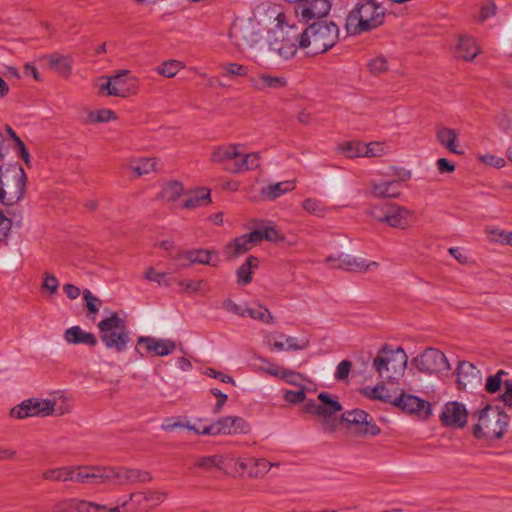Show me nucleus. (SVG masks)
<instances>
[{"instance_id":"nucleus-14","label":"nucleus","mask_w":512,"mask_h":512,"mask_svg":"<svg viewBox=\"0 0 512 512\" xmlns=\"http://www.w3.org/2000/svg\"><path fill=\"white\" fill-rule=\"evenodd\" d=\"M392 404L420 419H427L431 414L430 403L414 395L402 393L399 397L394 398Z\"/></svg>"},{"instance_id":"nucleus-59","label":"nucleus","mask_w":512,"mask_h":512,"mask_svg":"<svg viewBox=\"0 0 512 512\" xmlns=\"http://www.w3.org/2000/svg\"><path fill=\"white\" fill-rule=\"evenodd\" d=\"M477 159L489 166L495 167V168H502L505 166L506 161L502 157H498L496 155L492 154H484V155H478Z\"/></svg>"},{"instance_id":"nucleus-11","label":"nucleus","mask_w":512,"mask_h":512,"mask_svg":"<svg viewBox=\"0 0 512 512\" xmlns=\"http://www.w3.org/2000/svg\"><path fill=\"white\" fill-rule=\"evenodd\" d=\"M249 431V424L238 416L221 417L202 429V433L208 436L246 434Z\"/></svg>"},{"instance_id":"nucleus-57","label":"nucleus","mask_w":512,"mask_h":512,"mask_svg":"<svg viewBox=\"0 0 512 512\" xmlns=\"http://www.w3.org/2000/svg\"><path fill=\"white\" fill-rule=\"evenodd\" d=\"M149 506V510L155 506L161 504L167 497L166 492L163 491H147L144 492Z\"/></svg>"},{"instance_id":"nucleus-12","label":"nucleus","mask_w":512,"mask_h":512,"mask_svg":"<svg viewBox=\"0 0 512 512\" xmlns=\"http://www.w3.org/2000/svg\"><path fill=\"white\" fill-rule=\"evenodd\" d=\"M413 362L419 371L427 374L440 373L450 369L445 354L436 348H427Z\"/></svg>"},{"instance_id":"nucleus-37","label":"nucleus","mask_w":512,"mask_h":512,"mask_svg":"<svg viewBox=\"0 0 512 512\" xmlns=\"http://www.w3.org/2000/svg\"><path fill=\"white\" fill-rule=\"evenodd\" d=\"M229 35L239 49L251 48L256 41L252 32L247 35L241 27L236 25L232 27Z\"/></svg>"},{"instance_id":"nucleus-19","label":"nucleus","mask_w":512,"mask_h":512,"mask_svg":"<svg viewBox=\"0 0 512 512\" xmlns=\"http://www.w3.org/2000/svg\"><path fill=\"white\" fill-rule=\"evenodd\" d=\"M467 418V409L464 404L459 402H448L440 415L444 425L458 428L466 425Z\"/></svg>"},{"instance_id":"nucleus-61","label":"nucleus","mask_w":512,"mask_h":512,"mask_svg":"<svg viewBox=\"0 0 512 512\" xmlns=\"http://www.w3.org/2000/svg\"><path fill=\"white\" fill-rule=\"evenodd\" d=\"M83 298L86 301V307L91 314H96L99 309L96 306L97 303L101 304V300L95 297L90 290L85 289L83 292Z\"/></svg>"},{"instance_id":"nucleus-5","label":"nucleus","mask_w":512,"mask_h":512,"mask_svg":"<svg viewBox=\"0 0 512 512\" xmlns=\"http://www.w3.org/2000/svg\"><path fill=\"white\" fill-rule=\"evenodd\" d=\"M27 176L20 165L0 166V203L14 205L26 191Z\"/></svg>"},{"instance_id":"nucleus-25","label":"nucleus","mask_w":512,"mask_h":512,"mask_svg":"<svg viewBox=\"0 0 512 512\" xmlns=\"http://www.w3.org/2000/svg\"><path fill=\"white\" fill-rule=\"evenodd\" d=\"M293 35L288 36L287 38H282V40L276 39L272 44L271 48L275 52H277L280 56L285 59H289L294 56L297 52L299 46V40L301 33H297L292 30Z\"/></svg>"},{"instance_id":"nucleus-64","label":"nucleus","mask_w":512,"mask_h":512,"mask_svg":"<svg viewBox=\"0 0 512 512\" xmlns=\"http://www.w3.org/2000/svg\"><path fill=\"white\" fill-rule=\"evenodd\" d=\"M351 367H352V364L349 360L341 361L336 368L335 378L337 380L346 379L351 371Z\"/></svg>"},{"instance_id":"nucleus-29","label":"nucleus","mask_w":512,"mask_h":512,"mask_svg":"<svg viewBox=\"0 0 512 512\" xmlns=\"http://www.w3.org/2000/svg\"><path fill=\"white\" fill-rule=\"evenodd\" d=\"M456 53L459 58L471 61L480 53V48L473 37L460 36Z\"/></svg>"},{"instance_id":"nucleus-52","label":"nucleus","mask_w":512,"mask_h":512,"mask_svg":"<svg viewBox=\"0 0 512 512\" xmlns=\"http://www.w3.org/2000/svg\"><path fill=\"white\" fill-rule=\"evenodd\" d=\"M145 278L149 281L156 282L159 286L169 287L171 285V280L168 278V273L157 272L152 267L147 269Z\"/></svg>"},{"instance_id":"nucleus-53","label":"nucleus","mask_w":512,"mask_h":512,"mask_svg":"<svg viewBox=\"0 0 512 512\" xmlns=\"http://www.w3.org/2000/svg\"><path fill=\"white\" fill-rule=\"evenodd\" d=\"M10 415L13 418H17V419L34 417L33 406H32V404L27 403V400H24L21 404H19L11 409Z\"/></svg>"},{"instance_id":"nucleus-58","label":"nucleus","mask_w":512,"mask_h":512,"mask_svg":"<svg viewBox=\"0 0 512 512\" xmlns=\"http://www.w3.org/2000/svg\"><path fill=\"white\" fill-rule=\"evenodd\" d=\"M298 391L286 390L284 392V399L291 404L304 402L306 399L305 387L301 386Z\"/></svg>"},{"instance_id":"nucleus-44","label":"nucleus","mask_w":512,"mask_h":512,"mask_svg":"<svg viewBox=\"0 0 512 512\" xmlns=\"http://www.w3.org/2000/svg\"><path fill=\"white\" fill-rule=\"evenodd\" d=\"M302 208L309 214L317 217H324L327 212L324 203L315 198L305 199L302 203Z\"/></svg>"},{"instance_id":"nucleus-15","label":"nucleus","mask_w":512,"mask_h":512,"mask_svg":"<svg viewBox=\"0 0 512 512\" xmlns=\"http://www.w3.org/2000/svg\"><path fill=\"white\" fill-rule=\"evenodd\" d=\"M110 469V484L148 483L152 480V475L146 470L113 466H110Z\"/></svg>"},{"instance_id":"nucleus-16","label":"nucleus","mask_w":512,"mask_h":512,"mask_svg":"<svg viewBox=\"0 0 512 512\" xmlns=\"http://www.w3.org/2000/svg\"><path fill=\"white\" fill-rule=\"evenodd\" d=\"M326 261L331 263L333 267L352 272H364L378 267L377 262H367L362 258H356L345 253H339L337 256L330 255Z\"/></svg>"},{"instance_id":"nucleus-48","label":"nucleus","mask_w":512,"mask_h":512,"mask_svg":"<svg viewBox=\"0 0 512 512\" xmlns=\"http://www.w3.org/2000/svg\"><path fill=\"white\" fill-rule=\"evenodd\" d=\"M277 378L284 380L285 382H287L290 385L299 386V387L302 386L301 383L305 379L301 373L295 372L293 370H290V369H287L284 367H282L280 375H278Z\"/></svg>"},{"instance_id":"nucleus-6","label":"nucleus","mask_w":512,"mask_h":512,"mask_svg":"<svg viewBox=\"0 0 512 512\" xmlns=\"http://www.w3.org/2000/svg\"><path fill=\"white\" fill-rule=\"evenodd\" d=\"M101 341L108 349L122 352L127 348L130 341L126 320L120 318L118 313L111 315L98 323Z\"/></svg>"},{"instance_id":"nucleus-27","label":"nucleus","mask_w":512,"mask_h":512,"mask_svg":"<svg viewBox=\"0 0 512 512\" xmlns=\"http://www.w3.org/2000/svg\"><path fill=\"white\" fill-rule=\"evenodd\" d=\"M64 340L68 344H84L94 347L97 344L96 336L91 332H84L80 326H72L64 332Z\"/></svg>"},{"instance_id":"nucleus-34","label":"nucleus","mask_w":512,"mask_h":512,"mask_svg":"<svg viewBox=\"0 0 512 512\" xmlns=\"http://www.w3.org/2000/svg\"><path fill=\"white\" fill-rule=\"evenodd\" d=\"M437 140L448 151L454 154H462L463 152L457 148V134L455 130L442 127L437 130Z\"/></svg>"},{"instance_id":"nucleus-41","label":"nucleus","mask_w":512,"mask_h":512,"mask_svg":"<svg viewBox=\"0 0 512 512\" xmlns=\"http://www.w3.org/2000/svg\"><path fill=\"white\" fill-rule=\"evenodd\" d=\"M251 466L248 468V476L250 478H262L274 465L263 458H250Z\"/></svg>"},{"instance_id":"nucleus-28","label":"nucleus","mask_w":512,"mask_h":512,"mask_svg":"<svg viewBox=\"0 0 512 512\" xmlns=\"http://www.w3.org/2000/svg\"><path fill=\"white\" fill-rule=\"evenodd\" d=\"M260 154L258 152H252L244 154L241 152V156L237 161L227 167V171L233 174L242 173L244 171L252 170L259 166Z\"/></svg>"},{"instance_id":"nucleus-47","label":"nucleus","mask_w":512,"mask_h":512,"mask_svg":"<svg viewBox=\"0 0 512 512\" xmlns=\"http://www.w3.org/2000/svg\"><path fill=\"white\" fill-rule=\"evenodd\" d=\"M183 64L177 60L165 61L156 68V71L167 78L174 77L182 68Z\"/></svg>"},{"instance_id":"nucleus-32","label":"nucleus","mask_w":512,"mask_h":512,"mask_svg":"<svg viewBox=\"0 0 512 512\" xmlns=\"http://www.w3.org/2000/svg\"><path fill=\"white\" fill-rule=\"evenodd\" d=\"M211 203L210 190L207 188H199L190 193L182 203L185 209H195L202 206H207Z\"/></svg>"},{"instance_id":"nucleus-3","label":"nucleus","mask_w":512,"mask_h":512,"mask_svg":"<svg viewBox=\"0 0 512 512\" xmlns=\"http://www.w3.org/2000/svg\"><path fill=\"white\" fill-rule=\"evenodd\" d=\"M510 423L509 415L499 407L487 405L478 412L472 433L477 439L493 441L500 439Z\"/></svg>"},{"instance_id":"nucleus-18","label":"nucleus","mask_w":512,"mask_h":512,"mask_svg":"<svg viewBox=\"0 0 512 512\" xmlns=\"http://www.w3.org/2000/svg\"><path fill=\"white\" fill-rule=\"evenodd\" d=\"M457 383L460 389H474L481 385L480 370L468 361L459 362L457 368Z\"/></svg>"},{"instance_id":"nucleus-56","label":"nucleus","mask_w":512,"mask_h":512,"mask_svg":"<svg viewBox=\"0 0 512 512\" xmlns=\"http://www.w3.org/2000/svg\"><path fill=\"white\" fill-rule=\"evenodd\" d=\"M507 373L503 370H499L495 375H491L487 378L485 389L488 393H495L501 388L502 380L501 376Z\"/></svg>"},{"instance_id":"nucleus-13","label":"nucleus","mask_w":512,"mask_h":512,"mask_svg":"<svg viewBox=\"0 0 512 512\" xmlns=\"http://www.w3.org/2000/svg\"><path fill=\"white\" fill-rule=\"evenodd\" d=\"M27 403L32 404L34 417H45L52 414L63 415L69 411L65 397L59 392L47 399H27Z\"/></svg>"},{"instance_id":"nucleus-36","label":"nucleus","mask_w":512,"mask_h":512,"mask_svg":"<svg viewBox=\"0 0 512 512\" xmlns=\"http://www.w3.org/2000/svg\"><path fill=\"white\" fill-rule=\"evenodd\" d=\"M71 476L72 466L54 467L42 472L44 480L53 482H68L71 481Z\"/></svg>"},{"instance_id":"nucleus-1","label":"nucleus","mask_w":512,"mask_h":512,"mask_svg":"<svg viewBox=\"0 0 512 512\" xmlns=\"http://www.w3.org/2000/svg\"><path fill=\"white\" fill-rule=\"evenodd\" d=\"M310 22L312 23L300 35V48L305 49L308 55H318L332 48L338 41V26L320 19Z\"/></svg>"},{"instance_id":"nucleus-50","label":"nucleus","mask_w":512,"mask_h":512,"mask_svg":"<svg viewBox=\"0 0 512 512\" xmlns=\"http://www.w3.org/2000/svg\"><path fill=\"white\" fill-rule=\"evenodd\" d=\"M129 501L134 506L133 512H147L149 506L147 504L146 496L144 492H133L129 494Z\"/></svg>"},{"instance_id":"nucleus-17","label":"nucleus","mask_w":512,"mask_h":512,"mask_svg":"<svg viewBox=\"0 0 512 512\" xmlns=\"http://www.w3.org/2000/svg\"><path fill=\"white\" fill-rule=\"evenodd\" d=\"M174 258L178 261L186 260L187 262H183L181 264L183 267L194 264L210 265L215 267L219 263L218 253L215 250L207 249L182 251L177 253Z\"/></svg>"},{"instance_id":"nucleus-60","label":"nucleus","mask_w":512,"mask_h":512,"mask_svg":"<svg viewBox=\"0 0 512 512\" xmlns=\"http://www.w3.org/2000/svg\"><path fill=\"white\" fill-rule=\"evenodd\" d=\"M255 231H258L259 234V243L263 240L276 242L280 240V235L277 232V230L272 226L264 227L263 229H256Z\"/></svg>"},{"instance_id":"nucleus-21","label":"nucleus","mask_w":512,"mask_h":512,"mask_svg":"<svg viewBox=\"0 0 512 512\" xmlns=\"http://www.w3.org/2000/svg\"><path fill=\"white\" fill-rule=\"evenodd\" d=\"M241 156L240 145H220L213 149L211 161L223 165L224 170Z\"/></svg>"},{"instance_id":"nucleus-63","label":"nucleus","mask_w":512,"mask_h":512,"mask_svg":"<svg viewBox=\"0 0 512 512\" xmlns=\"http://www.w3.org/2000/svg\"><path fill=\"white\" fill-rule=\"evenodd\" d=\"M42 287L51 294H56L59 288V281L54 275L44 274Z\"/></svg>"},{"instance_id":"nucleus-51","label":"nucleus","mask_w":512,"mask_h":512,"mask_svg":"<svg viewBox=\"0 0 512 512\" xmlns=\"http://www.w3.org/2000/svg\"><path fill=\"white\" fill-rule=\"evenodd\" d=\"M368 69L372 74L378 75L389 70L388 60L380 55L368 62Z\"/></svg>"},{"instance_id":"nucleus-43","label":"nucleus","mask_w":512,"mask_h":512,"mask_svg":"<svg viewBox=\"0 0 512 512\" xmlns=\"http://www.w3.org/2000/svg\"><path fill=\"white\" fill-rule=\"evenodd\" d=\"M255 360L259 362V364L254 363V366L256 367L257 371L264 372L274 377H278V375H280L282 366H279L261 356L255 357Z\"/></svg>"},{"instance_id":"nucleus-40","label":"nucleus","mask_w":512,"mask_h":512,"mask_svg":"<svg viewBox=\"0 0 512 512\" xmlns=\"http://www.w3.org/2000/svg\"><path fill=\"white\" fill-rule=\"evenodd\" d=\"M184 188L181 182L170 181L162 187L160 197L170 203H174L183 194Z\"/></svg>"},{"instance_id":"nucleus-62","label":"nucleus","mask_w":512,"mask_h":512,"mask_svg":"<svg viewBox=\"0 0 512 512\" xmlns=\"http://www.w3.org/2000/svg\"><path fill=\"white\" fill-rule=\"evenodd\" d=\"M279 337L284 340V343L287 346L286 349H288V350H302L308 346V341L298 343L297 338L292 337V336H286L284 334H280Z\"/></svg>"},{"instance_id":"nucleus-10","label":"nucleus","mask_w":512,"mask_h":512,"mask_svg":"<svg viewBox=\"0 0 512 512\" xmlns=\"http://www.w3.org/2000/svg\"><path fill=\"white\" fill-rule=\"evenodd\" d=\"M110 466L73 465L71 482L79 484H110Z\"/></svg>"},{"instance_id":"nucleus-42","label":"nucleus","mask_w":512,"mask_h":512,"mask_svg":"<svg viewBox=\"0 0 512 512\" xmlns=\"http://www.w3.org/2000/svg\"><path fill=\"white\" fill-rule=\"evenodd\" d=\"M362 394L369 399L379 400L385 403H391L392 399L389 390L384 385H376L374 387H365L362 390Z\"/></svg>"},{"instance_id":"nucleus-45","label":"nucleus","mask_w":512,"mask_h":512,"mask_svg":"<svg viewBox=\"0 0 512 512\" xmlns=\"http://www.w3.org/2000/svg\"><path fill=\"white\" fill-rule=\"evenodd\" d=\"M340 149L348 158L362 157L364 156L366 143L360 141H350L342 144Z\"/></svg>"},{"instance_id":"nucleus-26","label":"nucleus","mask_w":512,"mask_h":512,"mask_svg":"<svg viewBox=\"0 0 512 512\" xmlns=\"http://www.w3.org/2000/svg\"><path fill=\"white\" fill-rule=\"evenodd\" d=\"M400 183L397 180L372 181L370 194L375 198H396L400 194Z\"/></svg>"},{"instance_id":"nucleus-31","label":"nucleus","mask_w":512,"mask_h":512,"mask_svg":"<svg viewBox=\"0 0 512 512\" xmlns=\"http://www.w3.org/2000/svg\"><path fill=\"white\" fill-rule=\"evenodd\" d=\"M259 239L258 231H252L236 238L228 245V248H233V256H238L247 252L252 245L258 244Z\"/></svg>"},{"instance_id":"nucleus-54","label":"nucleus","mask_w":512,"mask_h":512,"mask_svg":"<svg viewBox=\"0 0 512 512\" xmlns=\"http://www.w3.org/2000/svg\"><path fill=\"white\" fill-rule=\"evenodd\" d=\"M390 204L391 203L372 205L367 213L376 221L385 223L387 218V211L389 210Z\"/></svg>"},{"instance_id":"nucleus-39","label":"nucleus","mask_w":512,"mask_h":512,"mask_svg":"<svg viewBox=\"0 0 512 512\" xmlns=\"http://www.w3.org/2000/svg\"><path fill=\"white\" fill-rule=\"evenodd\" d=\"M258 266V259L249 256L237 270V282L240 285L249 284L252 281V269Z\"/></svg>"},{"instance_id":"nucleus-33","label":"nucleus","mask_w":512,"mask_h":512,"mask_svg":"<svg viewBox=\"0 0 512 512\" xmlns=\"http://www.w3.org/2000/svg\"><path fill=\"white\" fill-rule=\"evenodd\" d=\"M160 160L158 158H140L131 161L129 168L135 173L137 177L149 174L152 171H158Z\"/></svg>"},{"instance_id":"nucleus-4","label":"nucleus","mask_w":512,"mask_h":512,"mask_svg":"<svg viewBox=\"0 0 512 512\" xmlns=\"http://www.w3.org/2000/svg\"><path fill=\"white\" fill-rule=\"evenodd\" d=\"M407 355L401 347L383 346L373 360V368L385 381H397L403 376L407 366Z\"/></svg>"},{"instance_id":"nucleus-22","label":"nucleus","mask_w":512,"mask_h":512,"mask_svg":"<svg viewBox=\"0 0 512 512\" xmlns=\"http://www.w3.org/2000/svg\"><path fill=\"white\" fill-rule=\"evenodd\" d=\"M252 88L256 91L279 90L287 86L284 77L272 76L267 73H260L249 78Z\"/></svg>"},{"instance_id":"nucleus-8","label":"nucleus","mask_w":512,"mask_h":512,"mask_svg":"<svg viewBox=\"0 0 512 512\" xmlns=\"http://www.w3.org/2000/svg\"><path fill=\"white\" fill-rule=\"evenodd\" d=\"M341 421L345 422L348 429L358 436H376L381 432L373 418L361 409L344 412L341 415Z\"/></svg>"},{"instance_id":"nucleus-23","label":"nucleus","mask_w":512,"mask_h":512,"mask_svg":"<svg viewBox=\"0 0 512 512\" xmlns=\"http://www.w3.org/2000/svg\"><path fill=\"white\" fill-rule=\"evenodd\" d=\"M113 88L109 92V96L128 97L134 94L137 89V81L133 77L128 76L127 71H123L112 77Z\"/></svg>"},{"instance_id":"nucleus-24","label":"nucleus","mask_w":512,"mask_h":512,"mask_svg":"<svg viewBox=\"0 0 512 512\" xmlns=\"http://www.w3.org/2000/svg\"><path fill=\"white\" fill-rule=\"evenodd\" d=\"M412 212L397 204H390L386 224L393 228L405 229L410 225Z\"/></svg>"},{"instance_id":"nucleus-38","label":"nucleus","mask_w":512,"mask_h":512,"mask_svg":"<svg viewBox=\"0 0 512 512\" xmlns=\"http://www.w3.org/2000/svg\"><path fill=\"white\" fill-rule=\"evenodd\" d=\"M49 66L62 77H68L71 74V60L68 56L59 54L50 55Z\"/></svg>"},{"instance_id":"nucleus-30","label":"nucleus","mask_w":512,"mask_h":512,"mask_svg":"<svg viewBox=\"0 0 512 512\" xmlns=\"http://www.w3.org/2000/svg\"><path fill=\"white\" fill-rule=\"evenodd\" d=\"M294 188H295L294 180L282 181V182L269 184V185L261 188L260 193L265 199L273 201V200L279 198L280 196H282L283 194L294 190Z\"/></svg>"},{"instance_id":"nucleus-55","label":"nucleus","mask_w":512,"mask_h":512,"mask_svg":"<svg viewBox=\"0 0 512 512\" xmlns=\"http://www.w3.org/2000/svg\"><path fill=\"white\" fill-rule=\"evenodd\" d=\"M116 119V114L110 109H101L98 111H91L89 113V120L91 122L104 123Z\"/></svg>"},{"instance_id":"nucleus-49","label":"nucleus","mask_w":512,"mask_h":512,"mask_svg":"<svg viewBox=\"0 0 512 512\" xmlns=\"http://www.w3.org/2000/svg\"><path fill=\"white\" fill-rule=\"evenodd\" d=\"M246 314L256 320H260L264 323H272L273 322V316L271 315L270 311L263 307V306H257L255 308H247Z\"/></svg>"},{"instance_id":"nucleus-46","label":"nucleus","mask_w":512,"mask_h":512,"mask_svg":"<svg viewBox=\"0 0 512 512\" xmlns=\"http://www.w3.org/2000/svg\"><path fill=\"white\" fill-rule=\"evenodd\" d=\"M179 286L187 293L205 294L208 290V284L205 280H180Z\"/></svg>"},{"instance_id":"nucleus-20","label":"nucleus","mask_w":512,"mask_h":512,"mask_svg":"<svg viewBox=\"0 0 512 512\" xmlns=\"http://www.w3.org/2000/svg\"><path fill=\"white\" fill-rule=\"evenodd\" d=\"M137 344L144 346L148 352H152L157 356H167L176 349V343L170 339H157L149 336H141Z\"/></svg>"},{"instance_id":"nucleus-35","label":"nucleus","mask_w":512,"mask_h":512,"mask_svg":"<svg viewBox=\"0 0 512 512\" xmlns=\"http://www.w3.org/2000/svg\"><path fill=\"white\" fill-rule=\"evenodd\" d=\"M193 467L200 468L204 471H213L214 469L223 470L225 457L222 455L200 456L194 457Z\"/></svg>"},{"instance_id":"nucleus-2","label":"nucleus","mask_w":512,"mask_h":512,"mask_svg":"<svg viewBox=\"0 0 512 512\" xmlns=\"http://www.w3.org/2000/svg\"><path fill=\"white\" fill-rule=\"evenodd\" d=\"M385 19V8L375 0L357 2L346 17L345 28L349 35H359L376 29Z\"/></svg>"},{"instance_id":"nucleus-9","label":"nucleus","mask_w":512,"mask_h":512,"mask_svg":"<svg viewBox=\"0 0 512 512\" xmlns=\"http://www.w3.org/2000/svg\"><path fill=\"white\" fill-rule=\"evenodd\" d=\"M295 3V13L300 21L308 24L311 20L326 17L332 7L331 0H285Z\"/></svg>"},{"instance_id":"nucleus-7","label":"nucleus","mask_w":512,"mask_h":512,"mask_svg":"<svg viewBox=\"0 0 512 512\" xmlns=\"http://www.w3.org/2000/svg\"><path fill=\"white\" fill-rule=\"evenodd\" d=\"M318 399L321 402L320 404L313 400L307 401L303 406V411L321 418L323 430L332 433L338 426L335 414L340 412L343 407L338 401V397L328 392L319 393Z\"/></svg>"}]
</instances>
